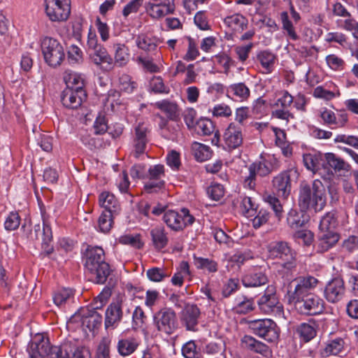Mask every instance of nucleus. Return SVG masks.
Segmentation results:
<instances>
[{"instance_id":"obj_32","label":"nucleus","mask_w":358,"mask_h":358,"mask_svg":"<svg viewBox=\"0 0 358 358\" xmlns=\"http://www.w3.org/2000/svg\"><path fill=\"white\" fill-rule=\"evenodd\" d=\"M63 79L66 85V88L84 90L85 78L83 74L71 70H66L64 73Z\"/></svg>"},{"instance_id":"obj_4","label":"nucleus","mask_w":358,"mask_h":358,"mask_svg":"<svg viewBox=\"0 0 358 358\" xmlns=\"http://www.w3.org/2000/svg\"><path fill=\"white\" fill-rule=\"evenodd\" d=\"M153 325L162 334L171 336L179 328L176 311L169 307H163L154 313Z\"/></svg>"},{"instance_id":"obj_19","label":"nucleus","mask_w":358,"mask_h":358,"mask_svg":"<svg viewBox=\"0 0 358 358\" xmlns=\"http://www.w3.org/2000/svg\"><path fill=\"white\" fill-rule=\"evenodd\" d=\"M201 311L199 307L192 303L185 306L180 313V319L186 330L194 331L199 323Z\"/></svg>"},{"instance_id":"obj_45","label":"nucleus","mask_w":358,"mask_h":358,"mask_svg":"<svg viewBox=\"0 0 358 358\" xmlns=\"http://www.w3.org/2000/svg\"><path fill=\"white\" fill-rule=\"evenodd\" d=\"M194 156L198 162H205L212 156V151L209 146L194 142L192 145Z\"/></svg>"},{"instance_id":"obj_26","label":"nucleus","mask_w":358,"mask_h":358,"mask_svg":"<svg viewBox=\"0 0 358 358\" xmlns=\"http://www.w3.org/2000/svg\"><path fill=\"white\" fill-rule=\"evenodd\" d=\"M141 341L136 336H120L117 343V350L122 357H128L138 349Z\"/></svg>"},{"instance_id":"obj_51","label":"nucleus","mask_w":358,"mask_h":358,"mask_svg":"<svg viewBox=\"0 0 358 358\" xmlns=\"http://www.w3.org/2000/svg\"><path fill=\"white\" fill-rule=\"evenodd\" d=\"M297 333L304 342H308L316 336L315 323H302L297 329Z\"/></svg>"},{"instance_id":"obj_46","label":"nucleus","mask_w":358,"mask_h":358,"mask_svg":"<svg viewBox=\"0 0 358 358\" xmlns=\"http://www.w3.org/2000/svg\"><path fill=\"white\" fill-rule=\"evenodd\" d=\"M338 225L336 213L329 212L322 217L319 225L320 231H335Z\"/></svg>"},{"instance_id":"obj_30","label":"nucleus","mask_w":358,"mask_h":358,"mask_svg":"<svg viewBox=\"0 0 358 358\" xmlns=\"http://www.w3.org/2000/svg\"><path fill=\"white\" fill-rule=\"evenodd\" d=\"M242 347L248 350L266 355L269 353L268 347L251 336L245 335L241 339Z\"/></svg>"},{"instance_id":"obj_59","label":"nucleus","mask_w":358,"mask_h":358,"mask_svg":"<svg viewBox=\"0 0 358 358\" xmlns=\"http://www.w3.org/2000/svg\"><path fill=\"white\" fill-rule=\"evenodd\" d=\"M149 90L157 94H168L169 87L164 85L160 76H153L149 82Z\"/></svg>"},{"instance_id":"obj_25","label":"nucleus","mask_w":358,"mask_h":358,"mask_svg":"<svg viewBox=\"0 0 358 358\" xmlns=\"http://www.w3.org/2000/svg\"><path fill=\"white\" fill-rule=\"evenodd\" d=\"M85 98V90L65 88L62 92V102L66 108L76 109L81 106Z\"/></svg>"},{"instance_id":"obj_12","label":"nucleus","mask_w":358,"mask_h":358,"mask_svg":"<svg viewBox=\"0 0 358 358\" xmlns=\"http://www.w3.org/2000/svg\"><path fill=\"white\" fill-rule=\"evenodd\" d=\"M164 166L155 164L150 166L146 171L144 189L148 193L157 192L164 187Z\"/></svg>"},{"instance_id":"obj_9","label":"nucleus","mask_w":358,"mask_h":358,"mask_svg":"<svg viewBox=\"0 0 358 358\" xmlns=\"http://www.w3.org/2000/svg\"><path fill=\"white\" fill-rule=\"evenodd\" d=\"M163 220L169 229L174 231H180L187 226L192 224L194 217L189 214V210L182 208L180 212L173 210L164 212Z\"/></svg>"},{"instance_id":"obj_53","label":"nucleus","mask_w":358,"mask_h":358,"mask_svg":"<svg viewBox=\"0 0 358 358\" xmlns=\"http://www.w3.org/2000/svg\"><path fill=\"white\" fill-rule=\"evenodd\" d=\"M117 242L122 245H129L137 249H140L143 246V242L141 240V236L138 234H123L117 239Z\"/></svg>"},{"instance_id":"obj_1","label":"nucleus","mask_w":358,"mask_h":358,"mask_svg":"<svg viewBox=\"0 0 358 358\" xmlns=\"http://www.w3.org/2000/svg\"><path fill=\"white\" fill-rule=\"evenodd\" d=\"M299 204L302 210L311 208L317 212L324 208L326 204L325 189L320 180H315L311 184H301Z\"/></svg>"},{"instance_id":"obj_61","label":"nucleus","mask_w":358,"mask_h":358,"mask_svg":"<svg viewBox=\"0 0 358 358\" xmlns=\"http://www.w3.org/2000/svg\"><path fill=\"white\" fill-rule=\"evenodd\" d=\"M273 131L275 136L276 145L280 148L283 154L287 156L288 153H290V151L289 150V147L287 144L286 134L285 131L277 127H273Z\"/></svg>"},{"instance_id":"obj_37","label":"nucleus","mask_w":358,"mask_h":358,"mask_svg":"<svg viewBox=\"0 0 358 358\" xmlns=\"http://www.w3.org/2000/svg\"><path fill=\"white\" fill-rule=\"evenodd\" d=\"M339 236L335 231H320L318 235V246L322 252L332 248L338 241Z\"/></svg>"},{"instance_id":"obj_41","label":"nucleus","mask_w":358,"mask_h":358,"mask_svg":"<svg viewBox=\"0 0 358 358\" xmlns=\"http://www.w3.org/2000/svg\"><path fill=\"white\" fill-rule=\"evenodd\" d=\"M190 275L189 266L187 262L182 261L180 263L171 278V283L178 287H182L184 282V279Z\"/></svg>"},{"instance_id":"obj_15","label":"nucleus","mask_w":358,"mask_h":358,"mask_svg":"<svg viewBox=\"0 0 358 358\" xmlns=\"http://www.w3.org/2000/svg\"><path fill=\"white\" fill-rule=\"evenodd\" d=\"M293 101L294 97L287 91L280 92L273 105L272 117L287 122L293 119L294 115L289 109Z\"/></svg>"},{"instance_id":"obj_57","label":"nucleus","mask_w":358,"mask_h":358,"mask_svg":"<svg viewBox=\"0 0 358 358\" xmlns=\"http://www.w3.org/2000/svg\"><path fill=\"white\" fill-rule=\"evenodd\" d=\"M155 106L163 111L167 117L170 119H173L176 117L178 113V106L173 102H171L166 100H162L157 101L155 103Z\"/></svg>"},{"instance_id":"obj_18","label":"nucleus","mask_w":358,"mask_h":358,"mask_svg":"<svg viewBox=\"0 0 358 358\" xmlns=\"http://www.w3.org/2000/svg\"><path fill=\"white\" fill-rule=\"evenodd\" d=\"M41 216L43 224H38L34 227L35 238L38 239L41 237L43 248L47 253L50 254L52 251V247L50 245L52 241V229L48 218L43 212H41Z\"/></svg>"},{"instance_id":"obj_11","label":"nucleus","mask_w":358,"mask_h":358,"mask_svg":"<svg viewBox=\"0 0 358 358\" xmlns=\"http://www.w3.org/2000/svg\"><path fill=\"white\" fill-rule=\"evenodd\" d=\"M268 252L271 257L280 259L285 268L291 271L296 267L295 254L287 243H272L268 246Z\"/></svg>"},{"instance_id":"obj_14","label":"nucleus","mask_w":358,"mask_h":358,"mask_svg":"<svg viewBox=\"0 0 358 358\" xmlns=\"http://www.w3.org/2000/svg\"><path fill=\"white\" fill-rule=\"evenodd\" d=\"M45 12L51 21L66 20L71 12L70 0H45Z\"/></svg>"},{"instance_id":"obj_54","label":"nucleus","mask_w":358,"mask_h":358,"mask_svg":"<svg viewBox=\"0 0 358 358\" xmlns=\"http://www.w3.org/2000/svg\"><path fill=\"white\" fill-rule=\"evenodd\" d=\"M73 291L71 289H59L54 294L53 301L56 306H62L73 299Z\"/></svg>"},{"instance_id":"obj_17","label":"nucleus","mask_w":358,"mask_h":358,"mask_svg":"<svg viewBox=\"0 0 358 358\" xmlns=\"http://www.w3.org/2000/svg\"><path fill=\"white\" fill-rule=\"evenodd\" d=\"M319 116L323 123L331 129L343 128L348 122V115L343 110L336 115L333 110L322 108L319 110Z\"/></svg>"},{"instance_id":"obj_44","label":"nucleus","mask_w":358,"mask_h":358,"mask_svg":"<svg viewBox=\"0 0 358 358\" xmlns=\"http://www.w3.org/2000/svg\"><path fill=\"white\" fill-rule=\"evenodd\" d=\"M158 38L148 34H140L136 39V44L138 48L145 51L154 50L158 43Z\"/></svg>"},{"instance_id":"obj_20","label":"nucleus","mask_w":358,"mask_h":358,"mask_svg":"<svg viewBox=\"0 0 358 358\" xmlns=\"http://www.w3.org/2000/svg\"><path fill=\"white\" fill-rule=\"evenodd\" d=\"M50 343L41 334H37L29 344L27 351L29 358H44L50 350Z\"/></svg>"},{"instance_id":"obj_3","label":"nucleus","mask_w":358,"mask_h":358,"mask_svg":"<svg viewBox=\"0 0 358 358\" xmlns=\"http://www.w3.org/2000/svg\"><path fill=\"white\" fill-rule=\"evenodd\" d=\"M40 44L45 62L52 68L61 66L66 56L62 44L57 39L50 36L42 37Z\"/></svg>"},{"instance_id":"obj_27","label":"nucleus","mask_w":358,"mask_h":358,"mask_svg":"<svg viewBox=\"0 0 358 358\" xmlns=\"http://www.w3.org/2000/svg\"><path fill=\"white\" fill-rule=\"evenodd\" d=\"M147 133L148 128L143 123H139L135 129L134 155L136 158H138L145 152L148 143Z\"/></svg>"},{"instance_id":"obj_60","label":"nucleus","mask_w":358,"mask_h":358,"mask_svg":"<svg viewBox=\"0 0 358 358\" xmlns=\"http://www.w3.org/2000/svg\"><path fill=\"white\" fill-rule=\"evenodd\" d=\"M325 61L328 67L335 71H343L345 66L344 59L335 54L327 55Z\"/></svg>"},{"instance_id":"obj_13","label":"nucleus","mask_w":358,"mask_h":358,"mask_svg":"<svg viewBox=\"0 0 358 358\" xmlns=\"http://www.w3.org/2000/svg\"><path fill=\"white\" fill-rule=\"evenodd\" d=\"M243 142V129L235 122H230L223 132L222 147L225 150L231 151L239 148Z\"/></svg>"},{"instance_id":"obj_31","label":"nucleus","mask_w":358,"mask_h":358,"mask_svg":"<svg viewBox=\"0 0 358 358\" xmlns=\"http://www.w3.org/2000/svg\"><path fill=\"white\" fill-rule=\"evenodd\" d=\"M100 206L104 211L117 214L120 210V204L115 195L109 192H103L99 196Z\"/></svg>"},{"instance_id":"obj_7","label":"nucleus","mask_w":358,"mask_h":358,"mask_svg":"<svg viewBox=\"0 0 358 358\" xmlns=\"http://www.w3.org/2000/svg\"><path fill=\"white\" fill-rule=\"evenodd\" d=\"M248 325L255 335L268 342H275L279 338L280 329L275 322L271 319L250 320Z\"/></svg>"},{"instance_id":"obj_40","label":"nucleus","mask_w":358,"mask_h":358,"mask_svg":"<svg viewBox=\"0 0 358 358\" xmlns=\"http://www.w3.org/2000/svg\"><path fill=\"white\" fill-rule=\"evenodd\" d=\"M194 264L197 269L208 273H215L218 270L217 262L212 259L194 256Z\"/></svg>"},{"instance_id":"obj_5","label":"nucleus","mask_w":358,"mask_h":358,"mask_svg":"<svg viewBox=\"0 0 358 358\" xmlns=\"http://www.w3.org/2000/svg\"><path fill=\"white\" fill-rule=\"evenodd\" d=\"M278 166V161L273 156L267 155L262 157L260 161L255 162L249 166V175L244 180V186L250 189H254L257 176H266Z\"/></svg>"},{"instance_id":"obj_64","label":"nucleus","mask_w":358,"mask_h":358,"mask_svg":"<svg viewBox=\"0 0 358 358\" xmlns=\"http://www.w3.org/2000/svg\"><path fill=\"white\" fill-rule=\"evenodd\" d=\"M118 87L122 91L131 93L136 87V83L131 81V77L129 75L122 73L118 78Z\"/></svg>"},{"instance_id":"obj_16","label":"nucleus","mask_w":358,"mask_h":358,"mask_svg":"<svg viewBox=\"0 0 358 358\" xmlns=\"http://www.w3.org/2000/svg\"><path fill=\"white\" fill-rule=\"evenodd\" d=\"M175 0H150L145 3L148 15L154 20H159L173 13Z\"/></svg>"},{"instance_id":"obj_2","label":"nucleus","mask_w":358,"mask_h":358,"mask_svg":"<svg viewBox=\"0 0 358 358\" xmlns=\"http://www.w3.org/2000/svg\"><path fill=\"white\" fill-rule=\"evenodd\" d=\"M85 255V266L92 280L97 284H103L110 273V266L104 260L103 250L100 247H90Z\"/></svg>"},{"instance_id":"obj_10","label":"nucleus","mask_w":358,"mask_h":358,"mask_svg":"<svg viewBox=\"0 0 358 358\" xmlns=\"http://www.w3.org/2000/svg\"><path fill=\"white\" fill-rule=\"evenodd\" d=\"M258 308L261 313L266 315H281L283 306L280 302L275 289L273 286L267 287L264 294L257 301Z\"/></svg>"},{"instance_id":"obj_50","label":"nucleus","mask_w":358,"mask_h":358,"mask_svg":"<svg viewBox=\"0 0 358 358\" xmlns=\"http://www.w3.org/2000/svg\"><path fill=\"white\" fill-rule=\"evenodd\" d=\"M254 308L253 301L245 296H238L235 299L234 310L239 314H245Z\"/></svg>"},{"instance_id":"obj_63","label":"nucleus","mask_w":358,"mask_h":358,"mask_svg":"<svg viewBox=\"0 0 358 358\" xmlns=\"http://www.w3.org/2000/svg\"><path fill=\"white\" fill-rule=\"evenodd\" d=\"M147 317L141 306H136L132 314V327L134 329L143 327Z\"/></svg>"},{"instance_id":"obj_8","label":"nucleus","mask_w":358,"mask_h":358,"mask_svg":"<svg viewBox=\"0 0 358 358\" xmlns=\"http://www.w3.org/2000/svg\"><path fill=\"white\" fill-rule=\"evenodd\" d=\"M93 309L82 308L76 312L69 321V324L78 323V326L87 328L92 331L101 326L102 316Z\"/></svg>"},{"instance_id":"obj_36","label":"nucleus","mask_w":358,"mask_h":358,"mask_svg":"<svg viewBox=\"0 0 358 358\" xmlns=\"http://www.w3.org/2000/svg\"><path fill=\"white\" fill-rule=\"evenodd\" d=\"M257 60L261 64L263 73H271L273 71L276 57L268 50H262L257 54Z\"/></svg>"},{"instance_id":"obj_58","label":"nucleus","mask_w":358,"mask_h":358,"mask_svg":"<svg viewBox=\"0 0 358 358\" xmlns=\"http://www.w3.org/2000/svg\"><path fill=\"white\" fill-rule=\"evenodd\" d=\"M340 95L339 90L334 88V90H327L323 86H317L313 91V96L315 98L322 99L327 101L331 100Z\"/></svg>"},{"instance_id":"obj_55","label":"nucleus","mask_w":358,"mask_h":358,"mask_svg":"<svg viewBox=\"0 0 358 358\" xmlns=\"http://www.w3.org/2000/svg\"><path fill=\"white\" fill-rule=\"evenodd\" d=\"M280 20L282 22V28L286 32L289 38L293 41L299 39L293 23L289 18L287 12L284 11L280 13Z\"/></svg>"},{"instance_id":"obj_56","label":"nucleus","mask_w":358,"mask_h":358,"mask_svg":"<svg viewBox=\"0 0 358 358\" xmlns=\"http://www.w3.org/2000/svg\"><path fill=\"white\" fill-rule=\"evenodd\" d=\"M115 213L103 211L98 220L97 229L102 233L108 232L113 224V215Z\"/></svg>"},{"instance_id":"obj_43","label":"nucleus","mask_w":358,"mask_h":358,"mask_svg":"<svg viewBox=\"0 0 358 358\" xmlns=\"http://www.w3.org/2000/svg\"><path fill=\"white\" fill-rule=\"evenodd\" d=\"M159 127L162 135L167 139H173L179 130V125L176 123L171 124L164 117L159 116Z\"/></svg>"},{"instance_id":"obj_24","label":"nucleus","mask_w":358,"mask_h":358,"mask_svg":"<svg viewBox=\"0 0 358 358\" xmlns=\"http://www.w3.org/2000/svg\"><path fill=\"white\" fill-rule=\"evenodd\" d=\"M273 187L278 196L287 198L291 193L292 183L290 173L285 171L280 173L273 179Z\"/></svg>"},{"instance_id":"obj_34","label":"nucleus","mask_w":358,"mask_h":358,"mask_svg":"<svg viewBox=\"0 0 358 358\" xmlns=\"http://www.w3.org/2000/svg\"><path fill=\"white\" fill-rule=\"evenodd\" d=\"M150 236L152 244L157 250H162L167 245L169 238L163 226H156L151 229Z\"/></svg>"},{"instance_id":"obj_48","label":"nucleus","mask_w":358,"mask_h":358,"mask_svg":"<svg viewBox=\"0 0 358 358\" xmlns=\"http://www.w3.org/2000/svg\"><path fill=\"white\" fill-rule=\"evenodd\" d=\"M213 62L215 65L218 66L221 69L219 71L226 75H228L230 69L234 66V60L225 53H220L215 56Z\"/></svg>"},{"instance_id":"obj_39","label":"nucleus","mask_w":358,"mask_h":358,"mask_svg":"<svg viewBox=\"0 0 358 358\" xmlns=\"http://www.w3.org/2000/svg\"><path fill=\"white\" fill-rule=\"evenodd\" d=\"M227 94L232 95L240 101H246L250 94V89L243 83L232 84L227 89Z\"/></svg>"},{"instance_id":"obj_42","label":"nucleus","mask_w":358,"mask_h":358,"mask_svg":"<svg viewBox=\"0 0 358 358\" xmlns=\"http://www.w3.org/2000/svg\"><path fill=\"white\" fill-rule=\"evenodd\" d=\"M303 162L307 169L313 173L319 171L324 166V161L321 155L306 154L303 155Z\"/></svg>"},{"instance_id":"obj_29","label":"nucleus","mask_w":358,"mask_h":358,"mask_svg":"<svg viewBox=\"0 0 358 358\" xmlns=\"http://www.w3.org/2000/svg\"><path fill=\"white\" fill-rule=\"evenodd\" d=\"M268 281L266 275L260 268H253L243 277V285L246 287H258L265 285Z\"/></svg>"},{"instance_id":"obj_22","label":"nucleus","mask_w":358,"mask_h":358,"mask_svg":"<svg viewBox=\"0 0 358 358\" xmlns=\"http://www.w3.org/2000/svg\"><path fill=\"white\" fill-rule=\"evenodd\" d=\"M294 282L296 283L294 289L288 292V297L308 294V292L314 289L319 283V280L315 277L310 275L299 276L294 280Z\"/></svg>"},{"instance_id":"obj_62","label":"nucleus","mask_w":358,"mask_h":358,"mask_svg":"<svg viewBox=\"0 0 358 358\" xmlns=\"http://www.w3.org/2000/svg\"><path fill=\"white\" fill-rule=\"evenodd\" d=\"M211 112L213 116L215 117L228 118L232 115V109L224 103L215 104L211 109Z\"/></svg>"},{"instance_id":"obj_47","label":"nucleus","mask_w":358,"mask_h":358,"mask_svg":"<svg viewBox=\"0 0 358 358\" xmlns=\"http://www.w3.org/2000/svg\"><path fill=\"white\" fill-rule=\"evenodd\" d=\"M146 275L150 281L159 282L170 277L171 272L165 267H152L147 270Z\"/></svg>"},{"instance_id":"obj_52","label":"nucleus","mask_w":358,"mask_h":358,"mask_svg":"<svg viewBox=\"0 0 358 358\" xmlns=\"http://www.w3.org/2000/svg\"><path fill=\"white\" fill-rule=\"evenodd\" d=\"M325 160L328 165L336 171H348L350 165L343 159L337 157L335 154L329 152L325 155Z\"/></svg>"},{"instance_id":"obj_21","label":"nucleus","mask_w":358,"mask_h":358,"mask_svg":"<svg viewBox=\"0 0 358 358\" xmlns=\"http://www.w3.org/2000/svg\"><path fill=\"white\" fill-rule=\"evenodd\" d=\"M345 287L344 281L336 278L329 281L324 289V295L329 303H335L341 301L345 296Z\"/></svg>"},{"instance_id":"obj_35","label":"nucleus","mask_w":358,"mask_h":358,"mask_svg":"<svg viewBox=\"0 0 358 358\" xmlns=\"http://www.w3.org/2000/svg\"><path fill=\"white\" fill-rule=\"evenodd\" d=\"M345 341L341 338H336L333 340L328 341L321 354L323 357H329L338 355L344 352Z\"/></svg>"},{"instance_id":"obj_6","label":"nucleus","mask_w":358,"mask_h":358,"mask_svg":"<svg viewBox=\"0 0 358 358\" xmlns=\"http://www.w3.org/2000/svg\"><path fill=\"white\" fill-rule=\"evenodd\" d=\"M288 301L289 303L294 306L295 309L301 314L315 315L321 313L324 310L323 300L313 294L289 296Z\"/></svg>"},{"instance_id":"obj_23","label":"nucleus","mask_w":358,"mask_h":358,"mask_svg":"<svg viewBox=\"0 0 358 358\" xmlns=\"http://www.w3.org/2000/svg\"><path fill=\"white\" fill-rule=\"evenodd\" d=\"M123 302L122 297H118L115 301L112 302L107 308L105 314V327L115 328L122 318V305Z\"/></svg>"},{"instance_id":"obj_38","label":"nucleus","mask_w":358,"mask_h":358,"mask_svg":"<svg viewBox=\"0 0 358 358\" xmlns=\"http://www.w3.org/2000/svg\"><path fill=\"white\" fill-rule=\"evenodd\" d=\"M115 64L122 67L125 66L129 61V50L127 46L122 43L113 45Z\"/></svg>"},{"instance_id":"obj_33","label":"nucleus","mask_w":358,"mask_h":358,"mask_svg":"<svg viewBox=\"0 0 358 358\" xmlns=\"http://www.w3.org/2000/svg\"><path fill=\"white\" fill-rule=\"evenodd\" d=\"M224 22L231 30L241 32L247 28L248 20L241 14L234 13L227 16Z\"/></svg>"},{"instance_id":"obj_28","label":"nucleus","mask_w":358,"mask_h":358,"mask_svg":"<svg viewBox=\"0 0 358 358\" xmlns=\"http://www.w3.org/2000/svg\"><path fill=\"white\" fill-rule=\"evenodd\" d=\"M88 54L90 59L95 65L101 67L106 71L112 69L113 66V58L103 46L90 52Z\"/></svg>"},{"instance_id":"obj_49","label":"nucleus","mask_w":358,"mask_h":358,"mask_svg":"<svg viewBox=\"0 0 358 358\" xmlns=\"http://www.w3.org/2000/svg\"><path fill=\"white\" fill-rule=\"evenodd\" d=\"M214 124L213 122L207 118H200L196 122L194 127L192 129L199 135L209 136L214 131Z\"/></svg>"}]
</instances>
